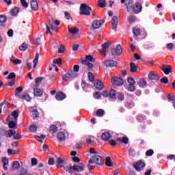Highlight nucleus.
Here are the masks:
<instances>
[{"mask_svg": "<svg viewBox=\"0 0 175 175\" xmlns=\"http://www.w3.org/2000/svg\"><path fill=\"white\" fill-rule=\"evenodd\" d=\"M17 118H18V110L14 111L12 113V115H10L7 121H9L8 126L11 129H14V128H17Z\"/></svg>", "mask_w": 175, "mask_h": 175, "instance_id": "f257e3e1", "label": "nucleus"}, {"mask_svg": "<svg viewBox=\"0 0 175 175\" xmlns=\"http://www.w3.org/2000/svg\"><path fill=\"white\" fill-rule=\"evenodd\" d=\"M133 3V1H129V5H127V12H133V13H135V14H137L139 13H140V12H142V5H140V3H136L133 6H132Z\"/></svg>", "mask_w": 175, "mask_h": 175, "instance_id": "f03ea898", "label": "nucleus"}, {"mask_svg": "<svg viewBox=\"0 0 175 175\" xmlns=\"http://www.w3.org/2000/svg\"><path fill=\"white\" fill-rule=\"evenodd\" d=\"M56 166L57 167H62L64 170H66V172H70V169H72V165L66 163L65 160L61 157L57 159Z\"/></svg>", "mask_w": 175, "mask_h": 175, "instance_id": "7ed1b4c3", "label": "nucleus"}, {"mask_svg": "<svg viewBox=\"0 0 175 175\" xmlns=\"http://www.w3.org/2000/svg\"><path fill=\"white\" fill-rule=\"evenodd\" d=\"M85 169V165L83 163L75 164L72 167L71 166V170H73L75 174L77 175H83L84 173V170Z\"/></svg>", "mask_w": 175, "mask_h": 175, "instance_id": "20e7f679", "label": "nucleus"}, {"mask_svg": "<svg viewBox=\"0 0 175 175\" xmlns=\"http://www.w3.org/2000/svg\"><path fill=\"white\" fill-rule=\"evenodd\" d=\"M79 74L73 70H68L65 75L62 76L63 81H68L71 79H75V77H77Z\"/></svg>", "mask_w": 175, "mask_h": 175, "instance_id": "39448f33", "label": "nucleus"}, {"mask_svg": "<svg viewBox=\"0 0 175 175\" xmlns=\"http://www.w3.org/2000/svg\"><path fill=\"white\" fill-rule=\"evenodd\" d=\"M80 13L79 14L81 15H85V16H90L91 13L90 12H91V10H92V9H91V8H90L88 5H87V4L83 3L81 5L80 7Z\"/></svg>", "mask_w": 175, "mask_h": 175, "instance_id": "423d86ee", "label": "nucleus"}, {"mask_svg": "<svg viewBox=\"0 0 175 175\" xmlns=\"http://www.w3.org/2000/svg\"><path fill=\"white\" fill-rule=\"evenodd\" d=\"M89 163H96V165H103V159L100 156H94L92 160L89 161Z\"/></svg>", "mask_w": 175, "mask_h": 175, "instance_id": "0eeeda50", "label": "nucleus"}, {"mask_svg": "<svg viewBox=\"0 0 175 175\" xmlns=\"http://www.w3.org/2000/svg\"><path fill=\"white\" fill-rule=\"evenodd\" d=\"M111 55H121L122 54V47H121V45L118 44L116 46V49H112L111 51Z\"/></svg>", "mask_w": 175, "mask_h": 175, "instance_id": "6e6552de", "label": "nucleus"}, {"mask_svg": "<svg viewBox=\"0 0 175 175\" xmlns=\"http://www.w3.org/2000/svg\"><path fill=\"white\" fill-rule=\"evenodd\" d=\"M111 80L112 84H113L114 85L120 86L124 84V81L120 77H115L111 78Z\"/></svg>", "mask_w": 175, "mask_h": 175, "instance_id": "1a4fd4ad", "label": "nucleus"}, {"mask_svg": "<svg viewBox=\"0 0 175 175\" xmlns=\"http://www.w3.org/2000/svg\"><path fill=\"white\" fill-rule=\"evenodd\" d=\"M103 23H105L103 20H100V21L96 20L92 23V27L93 29H98L100 28L102 25H103Z\"/></svg>", "mask_w": 175, "mask_h": 175, "instance_id": "9d476101", "label": "nucleus"}, {"mask_svg": "<svg viewBox=\"0 0 175 175\" xmlns=\"http://www.w3.org/2000/svg\"><path fill=\"white\" fill-rule=\"evenodd\" d=\"M110 47V42H105L103 44L102 49H98L99 53L102 54V55H104V57H106V49H109Z\"/></svg>", "mask_w": 175, "mask_h": 175, "instance_id": "9b49d317", "label": "nucleus"}, {"mask_svg": "<svg viewBox=\"0 0 175 175\" xmlns=\"http://www.w3.org/2000/svg\"><path fill=\"white\" fill-rule=\"evenodd\" d=\"M94 85L96 88V90H98L99 91H102V90H103V88H105V84H103V82H102V81H95Z\"/></svg>", "mask_w": 175, "mask_h": 175, "instance_id": "f8f14e48", "label": "nucleus"}, {"mask_svg": "<svg viewBox=\"0 0 175 175\" xmlns=\"http://www.w3.org/2000/svg\"><path fill=\"white\" fill-rule=\"evenodd\" d=\"M161 70H163L165 75H169L172 73V68L170 65H163L161 66Z\"/></svg>", "mask_w": 175, "mask_h": 175, "instance_id": "ddd939ff", "label": "nucleus"}, {"mask_svg": "<svg viewBox=\"0 0 175 175\" xmlns=\"http://www.w3.org/2000/svg\"><path fill=\"white\" fill-rule=\"evenodd\" d=\"M144 166H146V164L142 161H138L133 164V167L137 170V172H140Z\"/></svg>", "mask_w": 175, "mask_h": 175, "instance_id": "4468645a", "label": "nucleus"}, {"mask_svg": "<svg viewBox=\"0 0 175 175\" xmlns=\"http://www.w3.org/2000/svg\"><path fill=\"white\" fill-rule=\"evenodd\" d=\"M30 5H31V8L34 12H38V10H39V4L38 3L37 0H30Z\"/></svg>", "mask_w": 175, "mask_h": 175, "instance_id": "2eb2a0df", "label": "nucleus"}, {"mask_svg": "<svg viewBox=\"0 0 175 175\" xmlns=\"http://www.w3.org/2000/svg\"><path fill=\"white\" fill-rule=\"evenodd\" d=\"M104 65H105L107 68H114V66H117V62L113 60H106L104 62Z\"/></svg>", "mask_w": 175, "mask_h": 175, "instance_id": "dca6fc26", "label": "nucleus"}, {"mask_svg": "<svg viewBox=\"0 0 175 175\" xmlns=\"http://www.w3.org/2000/svg\"><path fill=\"white\" fill-rule=\"evenodd\" d=\"M111 21L112 29H113V31H117V25H118V18L117 16H114L112 18Z\"/></svg>", "mask_w": 175, "mask_h": 175, "instance_id": "f3484780", "label": "nucleus"}, {"mask_svg": "<svg viewBox=\"0 0 175 175\" xmlns=\"http://www.w3.org/2000/svg\"><path fill=\"white\" fill-rule=\"evenodd\" d=\"M101 138L104 142H109V140H110L111 138V135H110V133L105 132L102 134Z\"/></svg>", "mask_w": 175, "mask_h": 175, "instance_id": "a211bd4d", "label": "nucleus"}, {"mask_svg": "<svg viewBox=\"0 0 175 175\" xmlns=\"http://www.w3.org/2000/svg\"><path fill=\"white\" fill-rule=\"evenodd\" d=\"M66 98V94L62 92H58L55 95V99L57 100H64Z\"/></svg>", "mask_w": 175, "mask_h": 175, "instance_id": "6ab92c4d", "label": "nucleus"}, {"mask_svg": "<svg viewBox=\"0 0 175 175\" xmlns=\"http://www.w3.org/2000/svg\"><path fill=\"white\" fill-rule=\"evenodd\" d=\"M86 143L88 144H92L93 143H95V137L92 135H88L86 137Z\"/></svg>", "mask_w": 175, "mask_h": 175, "instance_id": "aec40b11", "label": "nucleus"}, {"mask_svg": "<svg viewBox=\"0 0 175 175\" xmlns=\"http://www.w3.org/2000/svg\"><path fill=\"white\" fill-rule=\"evenodd\" d=\"M33 94L35 96H42L43 95V91L36 88L33 90Z\"/></svg>", "mask_w": 175, "mask_h": 175, "instance_id": "412c9836", "label": "nucleus"}, {"mask_svg": "<svg viewBox=\"0 0 175 175\" xmlns=\"http://www.w3.org/2000/svg\"><path fill=\"white\" fill-rule=\"evenodd\" d=\"M57 139L60 142H64L65 139H66V137L65 136V133L64 132H60L57 134Z\"/></svg>", "mask_w": 175, "mask_h": 175, "instance_id": "4be33fe9", "label": "nucleus"}, {"mask_svg": "<svg viewBox=\"0 0 175 175\" xmlns=\"http://www.w3.org/2000/svg\"><path fill=\"white\" fill-rule=\"evenodd\" d=\"M130 70L131 73H136L137 72V67L135 65V63H130Z\"/></svg>", "mask_w": 175, "mask_h": 175, "instance_id": "5701e85b", "label": "nucleus"}, {"mask_svg": "<svg viewBox=\"0 0 175 175\" xmlns=\"http://www.w3.org/2000/svg\"><path fill=\"white\" fill-rule=\"evenodd\" d=\"M82 64L88 66V70H91L92 68H94V64H92V63H90L89 62H87V60H82Z\"/></svg>", "mask_w": 175, "mask_h": 175, "instance_id": "b1692460", "label": "nucleus"}, {"mask_svg": "<svg viewBox=\"0 0 175 175\" xmlns=\"http://www.w3.org/2000/svg\"><path fill=\"white\" fill-rule=\"evenodd\" d=\"M105 165H106V166H108L109 167H111V166H113V161H111V159L110 158V157H106Z\"/></svg>", "mask_w": 175, "mask_h": 175, "instance_id": "393cba45", "label": "nucleus"}, {"mask_svg": "<svg viewBox=\"0 0 175 175\" xmlns=\"http://www.w3.org/2000/svg\"><path fill=\"white\" fill-rule=\"evenodd\" d=\"M68 32H70V33H72L73 35H79V30L76 27L68 28Z\"/></svg>", "mask_w": 175, "mask_h": 175, "instance_id": "a878e982", "label": "nucleus"}, {"mask_svg": "<svg viewBox=\"0 0 175 175\" xmlns=\"http://www.w3.org/2000/svg\"><path fill=\"white\" fill-rule=\"evenodd\" d=\"M12 169L14 170H18L20 169V162L15 161L12 162Z\"/></svg>", "mask_w": 175, "mask_h": 175, "instance_id": "bb28decb", "label": "nucleus"}, {"mask_svg": "<svg viewBox=\"0 0 175 175\" xmlns=\"http://www.w3.org/2000/svg\"><path fill=\"white\" fill-rule=\"evenodd\" d=\"M30 111L32 113V117L33 119L37 118L38 116H39V112L38 110L32 109V107L29 108Z\"/></svg>", "mask_w": 175, "mask_h": 175, "instance_id": "cd10ccee", "label": "nucleus"}, {"mask_svg": "<svg viewBox=\"0 0 175 175\" xmlns=\"http://www.w3.org/2000/svg\"><path fill=\"white\" fill-rule=\"evenodd\" d=\"M141 32L142 31L139 27L133 28V33H134L135 36H139Z\"/></svg>", "mask_w": 175, "mask_h": 175, "instance_id": "c85d7f7f", "label": "nucleus"}, {"mask_svg": "<svg viewBox=\"0 0 175 175\" xmlns=\"http://www.w3.org/2000/svg\"><path fill=\"white\" fill-rule=\"evenodd\" d=\"M21 98V99H25V100H27V102H31V97L29 96V94H25L24 95H21L18 96Z\"/></svg>", "mask_w": 175, "mask_h": 175, "instance_id": "c756f323", "label": "nucleus"}, {"mask_svg": "<svg viewBox=\"0 0 175 175\" xmlns=\"http://www.w3.org/2000/svg\"><path fill=\"white\" fill-rule=\"evenodd\" d=\"M138 85L141 88H144V87H146V85H147V82H146V81L144 79H142L138 81Z\"/></svg>", "mask_w": 175, "mask_h": 175, "instance_id": "7c9ffc66", "label": "nucleus"}, {"mask_svg": "<svg viewBox=\"0 0 175 175\" xmlns=\"http://www.w3.org/2000/svg\"><path fill=\"white\" fill-rule=\"evenodd\" d=\"M38 62H39V54L37 53L36 54L35 58L33 60V69H35V68H36V66L38 65Z\"/></svg>", "mask_w": 175, "mask_h": 175, "instance_id": "2f4dec72", "label": "nucleus"}, {"mask_svg": "<svg viewBox=\"0 0 175 175\" xmlns=\"http://www.w3.org/2000/svg\"><path fill=\"white\" fill-rule=\"evenodd\" d=\"M148 77L150 80H154V81L158 80V75L153 72L149 73Z\"/></svg>", "mask_w": 175, "mask_h": 175, "instance_id": "473e14b6", "label": "nucleus"}, {"mask_svg": "<svg viewBox=\"0 0 175 175\" xmlns=\"http://www.w3.org/2000/svg\"><path fill=\"white\" fill-rule=\"evenodd\" d=\"M34 138L36 139V140H38V142L42 143L43 142V139H46V135H41L40 136L35 135Z\"/></svg>", "mask_w": 175, "mask_h": 175, "instance_id": "72a5a7b5", "label": "nucleus"}, {"mask_svg": "<svg viewBox=\"0 0 175 175\" xmlns=\"http://www.w3.org/2000/svg\"><path fill=\"white\" fill-rule=\"evenodd\" d=\"M83 61H87V62H95V58L92 55H86L85 59H83Z\"/></svg>", "mask_w": 175, "mask_h": 175, "instance_id": "f704fd0d", "label": "nucleus"}, {"mask_svg": "<svg viewBox=\"0 0 175 175\" xmlns=\"http://www.w3.org/2000/svg\"><path fill=\"white\" fill-rule=\"evenodd\" d=\"M97 117H103L105 116V111L102 109H99L96 111Z\"/></svg>", "mask_w": 175, "mask_h": 175, "instance_id": "c9c22d12", "label": "nucleus"}, {"mask_svg": "<svg viewBox=\"0 0 175 175\" xmlns=\"http://www.w3.org/2000/svg\"><path fill=\"white\" fill-rule=\"evenodd\" d=\"M109 96L111 99H117V96L116 95V90H110Z\"/></svg>", "mask_w": 175, "mask_h": 175, "instance_id": "e433bc0d", "label": "nucleus"}, {"mask_svg": "<svg viewBox=\"0 0 175 175\" xmlns=\"http://www.w3.org/2000/svg\"><path fill=\"white\" fill-rule=\"evenodd\" d=\"M49 131L51 133H55V132L58 131V127H57L55 125H51L50 126Z\"/></svg>", "mask_w": 175, "mask_h": 175, "instance_id": "4c0bfd02", "label": "nucleus"}, {"mask_svg": "<svg viewBox=\"0 0 175 175\" xmlns=\"http://www.w3.org/2000/svg\"><path fill=\"white\" fill-rule=\"evenodd\" d=\"M10 61H12L14 65H20V64H21V60L15 59L14 57L10 59Z\"/></svg>", "mask_w": 175, "mask_h": 175, "instance_id": "58836bf2", "label": "nucleus"}, {"mask_svg": "<svg viewBox=\"0 0 175 175\" xmlns=\"http://www.w3.org/2000/svg\"><path fill=\"white\" fill-rule=\"evenodd\" d=\"M118 142H122L124 144H128L129 139L126 137H124L122 139L118 138Z\"/></svg>", "mask_w": 175, "mask_h": 175, "instance_id": "ea45409f", "label": "nucleus"}, {"mask_svg": "<svg viewBox=\"0 0 175 175\" xmlns=\"http://www.w3.org/2000/svg\"><path fill=\"white\" fill-rule=\"evenodd\" d=\"M19 10L18 8H14L12 10H11L10 13L12 16H17L18 14Z\"/></svg>", "mask_w": 175, "mask_h": 175, "instance_id": "a19ab883", "label": "nucleus"}, {"mask_svg": "<svg viewBox=\"0 0 175 175\" xmlns=\"http://www.w3.org/2000/svg\"><path fill=\"white\" fill-rule=\"evenodd\" d=\"M99 8H105L106 6V0H98Z\"/></svg>", "mask_w": 175, "mask_h": 175, "instance_id": "79ce46f5", "label": "nucleus"}, {"mask_svg": "<svg viewBox=\"0 0 175 175\" xmlns=\"http://www.w3.org/2000/svg\"><path fill=\"white\" fill-rule=\"evenodd\" d=\"M13 135H16V131H14V130H8L7 131V136L8 137H12V136H13Z\"/></svg>", "mask_w": 175, "mask_h": 175, "instance_id": "37998d69", "label": "nucleus"}, {"mask_svg": "<svg viewBox=\"0 0 175 175\" xmlns=\"http://www.w3.org/2000/svg\"><path fill=\"white\" fill-rule=\"evenodd\" d=\"M27 49H28V46L25 43L22 44V45L19 46L21 51H25Z\"/></svg>", "mask_w": 175, "mask_h": 175, "instance_id": "c03bdc74", "label": "nucleus"}, {"mask_svg": "<svg viewBox=\"0 0 175 175\" xmlns=\"http://www.w3.org/2000/svg\"><path fill=\"white\" fill-rule=\"evenodd\" d=\"M127 81L129 83V85H135V84H136V82H135V79L132 77L128 78Z\"/></svg>", "mask_w": 175, "mask_h": 175, "instance_id": "a18cd8bd", "label": "nucleus"}, {"mask_svg": "<svg viewBox=\"0 0 175 175\" xmlns=\"http://www.w3.org/2000/svg\"><path fill=\"white\" fill-rule=\"evenodd\" d=\"M43 80H44V77H38V78H36L35 79V83L36 84H39L40 83H42V81H43Z\"/></svg>", "mask_w": 175, "mask_h": 175, "instance_id": "49530a36", "label": "nucleus"}, {"mask_svg": "<svg viewBox=\"0 0 175 175\" xmlns=\"http://www.w3.org/2000/svg\"><path fill=\"white\" fill-rule=\"evenodd\" d=\"M29 131L30 132H36V131H38V126H36L35 124H33L30 126Z\"/></svg>", "mask_w": 175, "mask_h": 175, "instance_id": "de8ad7c7", "label": "nucleus"}, {"mask_svg": "<svg viewBox=\"0 0 175 175\" xmlns=\"http://www.w3.org/2000/svg\"><path fill=\"white\" fill-rule=\"evenodd\" d=\"M58 53L59 54H62V53H65V46H64V45H61L60 47L58 48Z\"/></svg>", "mask_w": 175, "mask_h": 175, "instance_id": "09e8293b", "label": "nucleus"}, {"mask_svg": "<svg viewBox=\"0 0 175 175\" xmlns=\"http://www.w3.org/2000/svg\"><path fill=\"white\" fill-rule=\"evenodd\" d=\"M21 3L23 8H25V9H27V8H28V3H27V1L25 0H21Z\"/></svg>", "mask_w": 175, "mask_h": 175, "instance_id": "8fccbe9b", "label": "nucleus"}, {"mask_svg": "<svg viewBox=\"0 0 175 175\" xmlns=\"http://www.w3.org/2000/svg\"><path fill=\"white\" fill-rule=\"evenodd\" d=\"M136 90V88L135 87V85H129L128 88V91L130 92H133Z\"/></svg>", "mask_w": 175, "mask_h": 175, "instance_id": "3c124183", "label": "nucleus"}, {"mask_svg": "<svg viewBox=\"0 0 175 175\" xmlns=\"http://www.w3.org/2000/svg\"><path fill=\"white\" fill-rule=\"evenodd\" d=\"M0 23L3 24V23H6V16L5 15L0 16Z\"/></svg>", "mask_w": 175, "mask_h": 175, "instance_id": "603ef678", "label": "nucleus"}, {"mask_svg": "<svg viewBox=\"0 0 175 175\" xmlns=\"http://www.w3.org/2000/svg\"><path fill=\"white\" fill-rule=\"evenodd\" d=\"M161 83H163V84H167V83H169V79L167 77H164L161 79Z\"/></svg>", "mask_w": 175, "mask_h": 175, "instance_id": "864d4df0", "label": "nucleus"}, {"mask_svg": "<svg viewBox=\"0 0 175 175\" xmlns=\"http://www.w3.org/2000/svg\"><path fill=\"white\" fill-rule=\"evenodd\" d=\"M88 76L90 81H94V74L92 72H88Z\"/></svg>", "mask_w": 175, "mask_h": 175, "instance_id": "5fc2aeb1", "label": "nucleus"}, {"mask_svg": "<svg viewBox=\"0 0 175 175\" xmlns=\"http://www.w3.org/2000/svg\"><path fill=\"white\" fill-rule=\"evenodd\" d=\"M38 165V159L32 158L31 159V166H36Z\"/></svg>", "mask_w": 175, "mask_h": 175, "instance_id": "6e6d98bb", "label": "nucleus"}, {"mask_svg": "<svg viewBox=\"0 0 175 175\" xmlns=\"http://www.w3.org/2000/svg\"><path fill=\"white\" fill-rule=\"evenodd\" d=\"M8 80H12V79H16V74L11 72L7 77Z\"/></svg>", "mask_w": 175, "mask_h": 175, "instance_id": "4d7b16f0", "label": "nucleus"}, {"mask_svg": "<svg viewBox=\"0 0 175 175\" xmlns=\"http://www.w3.org/2000/svg\"><path fill=\"white\" fill-rule=\"evenodd\" d=\"M154 154V150H148L146 152V157H151L152 156V154Z\"/></svg>", "mask_w": 175, "mask_h": 175, "instance_id": "13d9d810", "label": "nucleus"}, {"mask_svg": "<svg viewBox=\"0 0 175 175\" xmlns=\"http://www.w3.org/2000/svg\"><path fill=\"white\" fill-rule=\"evenodd\" d=\"M62 62V59L61 58L53 59V64H56L57 65H59V64H61Z\"/></svg>", "mask_w": 175, "mask_h": 175, "instance_id": "bf43d9fd", "label": "nucleus"}, {"mask_svg": "<svg viewBox=\"0 0 175 175\" xmlns=\"http://www.w3.org/2000/svg\"><path fill=\"white\" fill-rule=\"evenodd\" d=\"M118 99L119 100H124V94L119 93L118 95Z\"/></svg>", "mask_w": 175, "mask_h": 175, "instance_id": "052dcab7", "label": "nucleus"}, {"mask_svg": "<svg viewBox=\"0 0 175 175\" xmlns=\"http://www.w3.org/2000/svg\"><path fill=\"white\" fill-rule=\"evenodd\" d=\"M129 23H135L136 21V16H131L129 18Z\"/></svg>", "mask_w": 175, "mask_h": 175, "instance_id": "680f3d73", "label": "nucleus"}, {"mask_svg": "<svg viewBox=\"0 0 175 175\" xmlns=\"http://www.w3.org/2000/svg\"><path fill=\"white\" fill-rule=\"evenodd\" d=\"M94 97L95 98V99H100V93L99 92H95L94 94Z\"/></svg>", "mask_w": 175, "mask_h": 175, "instance_id": "e2e57ef3", "label": "nucleus"}, {"mask_svg": "<svg viewBox=\"0 0 175 175\" xmlns=\"http://www.w3.org/2000/svg\"><path fill=\"white\" fill-rule=\"evenodd\" d=\"M73 70L74 72H75V73H77V72L80 70V67L79 66V65H75L73 67Z\"/></svg>", "mask_w": 175, "mask_h": 175, "instance_id": "0e129e2a", "label": "nucleus"}, {"mask_svg": "<svg viewBox=\"0 0 175 175\" xmlns=\"http://www.w3.org/2000/svg\"><path fill=\"white\" fill-rule=\"evenodd\" d=\"M174 46V45L173 44V43H168V44H167V49L168 50H173Z\"/></svg>", "mask_w": 175, "mask_h": 175, "instance_id": "69168bd1", "label": "nucleus"}, {"mask_svg": "<svg viewBox=\"0 0 175 175\" xmlns=\"http://www.w3.org/2000/svg\"><path fill=\"white\" fill-rule=\"evenodd\" d=\"M21 134H18V133H17V134H15L14 135V140H19V139H21Z\"/></svg>", "mask_w": 175, "mask_h": 175, "instance_id": "338daca9", "label": "nucleus"}, {"mask_svg": "<svg viewBox=\"0 0 175 175\" xmlns=\"http://www.w3.org/2000/svg\"><path fill=\"white\" fill-rule=\"evenodd\" d=\"M49 165H53L54 163H55V161H54V158H50L48 161Z\"/></svg>", "mask_w": 175, "mask_h": 175, "instance_id": "774afa93", "label": "nucleus"}]
</instances>
